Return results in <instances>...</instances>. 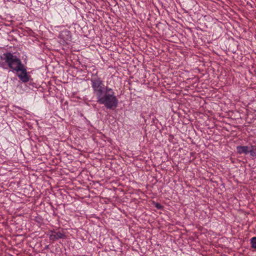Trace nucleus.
<instances>
[{
  "mask_svg": "<svg viewBox=\"0 0 256 256\" xmlns=\"http://www.w3.org/2000/svg\"><path fill=\"white\" fill-rule=\"evenodd\" d=\"M0 67L4 69L9 68L10 72H16V76L23 83L30 82V84L34 87L35 83L31 82L32 78L27 72L26 67L23 64L20 59L10 52H6L0 55Z\"/></svg>",
  "mask_w": 256,
  "mask_h": 256,
  "instance_id": "f257e3e1",
  "label": "nucleus"
},
{
  "mask_svg": "<svg viewBox=\"0 0 256 256\" xmlns=\"http://www.w3.org/2000/svg\"><path fill=\"white\" fill-rule=\"evenodd\" d=\"M90 81L93 93L96 97L97 102L104 104L107 109H116L118 102L113 90L108 86H105L100 78H92Z\"/></svg>",
  "mask_w": 256,
  "mask_h": 256,
  "instance_id": "f03ea898",
  "label": "nucleus"
},
{
  "mask_svg": "<svg viewBox=\"0 0 256 256\" xmlns=\"http://www.w3.org/2000/svg\"><path fill=\"white\" fill-rule=\"evenodd\" d=\"M65 238L66 235L60 232H52V234L50 235V239L52 241H55L60 238Z\"/></svg>",
  "mask_w": 256,
  "mask_h": 256,
  "instance_id": "7ed1b4c3",
  "label": "nucleus"
},
{
  "mask_svg": "<svg viewBox=\"0 0 256 256\" xmlns=\"http://www.w3.org/2000/svg\"><path fill=\"white\" fill-rule=\"evenodd\" d=\"M238 154H250L249 146H238L236 148Z\"/></svg>",
  "mask_w": 256,
  "mask_h": 256,
  "instance_id": "20e7f679",
  "label": "nucleus"
},
{
  "mask_svg": "<svg viewBox=\"0 0 256 256\" xmlns=\"http://www.w3.org/2000/svg\"><path fill=\"white\" fill-rule=\"evenodd\" d=\"M250 154L252 156L256 158V146L250 145L249 146Z\"/></svg>",
  "mask_w": 256,
  "mask_h": 256,
  "instance_id": "39448f33",
  "label": "nucleus"
},
{
  "mask_svg": "<svg viewBox=\"0 0 256 256\" xmlns=\"http://www.w3.org/2000/svg\"><path fill=\"white\" fill-rule=\"evenodd\" d=\"M251 247L256 250V236L252 237L250 240Z\"/></svg>",
  "mask_w": 256,
  "mask_h": 256,
  "instance_id": "423d86ee",
  "label": "nucleus"
},
{
  "mask_svg": "<svg viewBox=\"0 0 256 256\" xmlns=\"http://www.w3.org/2000/svg\"><path fill=\"white\" fill-rule=\"evenodd\" d=\"M154 205L158 210H162L164 208V206L158 202H154Z\"/></svg>",
  "mask_w": 256,
  "mask_h": 256,
  "instance_id": "0eeeda50",
  "label": "nucleus"
},
{
  "mask_svg": "<svg viewBox=\"0 0 256 256\" xmlns=\"http://www.w3.org/2000/svg\"><path fill=\"white\" fill-rule=\"evenodd\" d=\"M69 33H70L69 31H68V30L63 31L60 34V36L63 37L64 34L66 35V36H68Z\"/></svg>",
  "mask_w": 256,
  "mask_h": 256,
  "instance_id": "6e6552de",
  "label": "nucleus"
},
{
  "mask_svg": "<svg viewBox=\"0 0 256 256\" xmlns=\"http://www.w3.org/2000/svg\"><path fill=\"white\" fill-rule=\"evenodd\" d=\"M194 154H195L194 152H192L190 153V155H191L192 156H194Z\"/></svg>",
  "mask_w": 256,
  "mask_h": 256,
  "instance_id": "1a4fd4ad",
  "label": "nucleus"
}]
</instances>
